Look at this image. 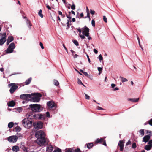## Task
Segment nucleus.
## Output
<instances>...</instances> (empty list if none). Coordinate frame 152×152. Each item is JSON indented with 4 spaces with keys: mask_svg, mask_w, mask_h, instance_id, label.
Here are the masks:
<instances>
[{
    "mask_svg": "<svg viewBox=\"0 0 152 152\" xmlns=\"http://www.w3.org/2000/svg\"><path fill=\"white\" fill-rule=\"evenodd\" d=\"M22 124L25 128L30 129L32 126V120L30 118H26L22 121Z\"/></svg>",
    "mask_w": 152,
    "mask_h": 152,
    "instance_id": "obj_1",
    "label": "nucleus"
},
{
    "mask_svg": "<svg viewBox=\"0 0 152 152\" xmlns=\"http://www.w3.org/2000/svg\"><path fill=\"white\" fill-rule=\"evenodd\" d=\"M31 97L29 101L34 102H39L40 100V98L42 97V94L39 93H34L31 94Z\"/></svg>",
    "mask_w": 152,
    "mask_h": 152,
    "instance_id": "obj_2",
    "label": "nucleus"
},
{
    "mask_svg": "<svg viewBox=\"0 0 152 152\" xmlns=\"http://www.w3.org/2000/svg\"><path fill=\"white\" fill-rule=\"evenodd\" d=\"M29 107L34 112H40L42 110V108L41 107V105L39 104H31L29 105Z\"/></svg>",
    "mask_w": 152,
    "mask_h": 152,
    "instance_id": "obj_3",
    "label": "nucleus"
},
{
    "mask_svg": "<svg viewBox=\"0 0 152 152\" xmlns=\"http://www.w3.org/2000/svg\"><path fill=\"white\" fill-rule=\"evenodd\" d=\"M48 140L46 139L45 137L37 139L36 140L37 143L41 146H43L45 144H47L48 142Z\"/></svg>",
    "mask_w": 152,
    "mask_h": 152,
    "instance_id": "obj_4",
    "label": "nucleus"
},
{
    "mask_svg": "<svg viewBox=\"0 0 152 152\" xmlns=\"http://www.w3.org/2000/svg\"><path fill=\"white\" fill-rule=\"evenodd\" d=\"M15 48V43L13 42L11 43L5 50L6 53H12Z\"/></svg>",
    "mask_w": 152,
    "mask_h": 152,
    "instance_id": "obj_5",
    "label": "nucleus"
},
{
    "mask_svg": "<svg viewBox=\"0 0 152 152\" xmlns=\"http://www.w3.org/2000/svg\"><path fill=\"white\" fill-rule=\"evenodd\" d=\"M45 136L44 132L41 130L36 132L35 134V136L37 139L44 138Z\"/></svg>",
    "mask_w": 152,
    "mask_h": 152,
    "instance_id": "obj_6",
    "label": "nucleus"
},
{
    "mask_svg": "<svg viewBox=\"0 0 152 152\" xmlns=\"http://www.w3.org/2000/svg\"><path fill=\"white\" fill-rule=\"evenodd\" d=\"M8 86L9 87L11 88L10 90V91L11 94L13 93L18 88L17 86L16 85L15 83H11L8 84Z\"/></svg>",
    "mask_w": 152,
    "mask_h": 152,
    "instance_id": "obj_7",
    "label": "nucleus"
},
{
    "mask_svg": "<svg viewBox=\"0 0 152 152\" xmlns=\"http://www.w3.org/2000/svg\"><path fill=\"white\" fill-rule=\"evenodd\" d=\"M31 94H21L20 96V99L26 100V101L27 102L29 101V99H31Z\"/></svg>",
    "mask_w": 152,
    "mask_h": 152,
    "instance_id": "obj_8",
    "label": "nucleus"
},
{
    "mask_svg": "<svg viewBox=\"0 0 152 152\" xmlns=\"http://www.w3.org/2000/svg\"><path fill=\"white\" fill-rule=\"evenodd\" d=\"M82 34L86 37L89 36V29L86 26L82 28Z\"/></svg>",
    "mask_w": 152,
    "mask_h": 152,
    "instance_id": "obj_9",
    "label": "nucleus"
},
{
    "mask_svg": "<svg viewBox=\"0 0 152 152\" xmlns=\"http://www.w3.org/2000/svg\"><path fill=\"white\" fill-rule=\"evenodd\" d=\"M47 105L48 107L51 109L53 108H56V105L53 101H50L48 102H47Z\"/></svg>",
    "mask_w": 152,
    "mask_h": 152,
    "instance_id": "obj_10",
    "label": "nucleus"
},
{
    "mask_svg": "<svg viewBox=\"0 0 152 152\" xmlns=\"http://www.w3.org/2000/svg\"><path fill=\"white\" fill-rule=\"evenodd\" d=\"M33 124L34 128L38 129H42L43 127L42 123L40 121L37 123H33Z\"/></svg>",
    "mask_w": 152,
    "mask_h": 152,
    "instance_id": "obj_11",
    "label": "nucleus"
},
{
    "mask_svg": "<svg viewBox=\"0 0 152 152\" xmlns=\"http://www.w3.org/2000/svg\"><path fill=\"white\" fill-rule=\"evenodd\" d=\"M18 137L16 136H12L9 137L8 138V140L10 142H16Z\"/></svg>",
    "mask_w": 152,
    "mask_h": 152,
    "instance_id": "obj_12",
    "label": "nucleus"
},
{
    "mask_svg": "<svg viewBox=\"0 0 152 152\" xmlns=\"http://www.w3.org/2000/svg\"><path fill=\"white\" fill-rule=\"evenodd\" d=\"M6 33H4L2 35L3 37L1 38V39H0V45H2L6 41Z\"/></svg>",
    "mask_w": 152,
    "mask_h": 152,
    "instance_id": "obj_13",
    "label": "nucleus"
},
{
    "mask_svg": "<svg viewBox=\"0 0 152 152\" xmlns=\"http://www.w3.org/2000/svg\"><path fill=\"white\" fill-rule=\"evenodd\" d=\"M20 148L24 152H28L27 148L25 146L24 142H21L20 143Z\"/></svg>",
    "mask_w": 152,
    "mask_h": 152,
    "instance_id": "obj_14",
    "label": "nucleus"
},
{
    "mask_svg": "<svg viewBox=\"0 0 152 152\" xmlns=\"http://www.w3.org/2000/svg\"><path fill=\"white\" fill-rule=\"evenodd\" d=\"M150 138V136L149 135H145L143 138V142H147Z\"/></svg>",
    "mask_w": 152,
    "mask_h": 152,
    "instance_id": "obj_15",
    "label": "nucleus"
},
{
    "mask_svg": "<svg viewBox=\"0 0 152 152\" xmlns=\"http://www.w3.org/2000/svg\"><path fill=\"white\" fill-rule=\"evenodd\" d=\"M53 149V147L51 145H48L47 147L46 151L48 152H52Z\"/></svg>",
    "mask_w": 152,
    "mask_h": 152,
    "instance_id": "obj_16",
    "label": "nucleus"
},
{
    "mask_svg": "<svg viewBox=\"0 0 152 152\" xmlns=\"http://www.w3.org/2000/svg\"><path fill=\"white\" fill-rule=\"evenodd\" d=\"M118 145L120 147V150L122 151L124 149V144L122 141L121 140H120L118 144Z\"/></svg>",
    "mask_w": 152,
    "mask_h": 152,
    "instance_id": "obj_17",
    "label": "nucleus"
},
{
    "mask_svg": "<svg viewBox=\"0 0 152 152\" xmlns=\"http://www.w3.org/2000/svg\"><path fill=\"white\" fill-rule=\"evenodd\" d=\"M12 150L15 152H17L18 151H19V147L17 145L13 146L12 148Z\"/></svg>",
    "mask_w": 152,
    "mask_h": 152,
    "instance_id": "obj_18",
    "label": "nucleus"
},
{
    "mask_svg": "<svg viewBox=\"0 0 152 152\" xmlns=\"http://www.w3.org/2000/svg\"><path fill=\"white\" fill-rule=\"evenodd\" d=\"M139 99V98H129L128 99V100L132 102H138Z\"/></svg>",
    "mask_w": 152,
    "mask_h": 152,
    "instance_id": "obj_19",
    "label": "nucleus"
},
{
    "mask_svg": "<svg viewBox=\"0 0 152 152\" xmlns=\"http://www.w3.org/2000/svg\"><path fill=\"white\" fill-rule=\"evenodd\" d=\"M104 140V139L103 138H101L100 139L98 138L95 141V143L96 144H97L98 143H102L103 142Z\"/></svg>",
    "mask_w": 152,
    "mask_h": 152,
    "instance_id": "obj_20",
    "label": "nucleus"
},
{
    "mask_svg": "<svg viewBox=\"0 0 152 152\" xmlns=\"http://www.w3.org/2000/svg\"><path fill=\"white\" fill-rule=\"evenodd\" d=\"M86 145H87V148L89 149L91 148L93 146V144L92 142L87 143Z\"/></svg>",
    "mask_w": 152,
    "mask_h": 152,
    "instance_id": "obj_21",
    "label": "nucleus"
},
{
    "mask_svg": "<svg viewBox=\"0 0 152 152\" xmlns=\"http://www.w3.org/2000/svg\"><path fill=\"white\" fill-rule=\"evenodd\" d=\"M15 104V102L13 101H10L8 104V106L9 107H13Z\"/></svg>",
    "mask_w": 152,
    "mask_h": 152,
    "instance_id": "obj_22",
    "label": "nucleus"
},
{
    "mask_svg": "<svg viewBox=\"0 0 152 152\" xmlns=\"http://www.w3.org/2000/svg\"><path fill=\"white\" fill-rule=\"evenodd\" d=\"M152 147L151 145H146L145 147V149L147 151H148Z\"/></svg>",
    "mask_w": 152,
    "mask_h": 152,
    "instance_id": "obj_23",
    "label": "nucleus"
},
{
    "mask_svg": "<svg viewBox=\"0 0 152 152\" xmlns=\"http://www.w3.org/2000/svg\"><path fill=\"white\" fill-rule=\"evenodd\" d=\"M26 23L27 24L28 26V28H29V29H31V27L32 25L30 22L29 20L27 19L26 21Z\"/></svg>",
    "mask_w": 152,
    "mask_h": 152,
    "instance_id": "obj_24",
    "label": "nucleus"
},
{
    "mask_svg": "<svg viewBox=\"0 0 152 152\" xmlns=\"http://www.w3.org/2000/svg\"><path fill=\"white\" fill-rule=\"evenodd\" d=\"M31 77L29 78L25 82V83L26 85L29 84L31 82Z\"/></svg>",
    "mask_w": 152,
    "mask_h": 152,
    "instance_id": "obj_25",
    "label": "nucleus"
},
{
    "mask_svg": "<svg viewBox=\"0 0 152 152\" xmlns=\"http://www.w3.org/2000/svg\"><path fill=\"white\" fill-rule=\"evenodd\" d=\"M14 125V123L12 122H11L8 123V126L9 128H12Z\"/></svg>",
    "mask_w": 152,
    "mask_h": 152,
    "instance_id": "obj_26",
    "label": "nucleus"
},
{
    "mask_svg": "<svg viewBox=\"0 0 152 152\" xmlns=\"http://www.w3.org/2000/svg\"><path fill=\"white\" fill-rule=\"evenodd\" d=\"M21 129V128L18 126H17L15 128V131L17 132H20V131Z\"/></svg>",
    "mask_w": 152,
    "mask_h": 152,
    "instance_id": "obj_27",
    "label": "nucleus"
},
{
    "mask_svg": "<svg viewBox=\"0 0 152 152\" xmlns=\"http://www.w3.org/2000/svg\"><path fill=\"white\" fill-rule=\"evenodd\" d=\"M139 133L141 136H143L144 135V130L143 129H140L139 131Z\"/></svg>",
    "mask_w": 152,
    "mask_h": 152,
    "instance_id": "obj_28",
    "label": "nucleus"
},
{
    "mask_svg": "<svg viewBox=\"0 0 152 152\" xmlns=\"http://www.w3.org/2000/svg\"><path fill=\"white\" fill-rule=\"evenodd\" d=\"M7 40H9V42H11L13 40L14 38L12 36H9Z\"/></svg>",
    "mask_w": 152,
    "mask_h": 152,
    "instance_id": "obj_29",
    "label": "nucleus"
},
{
    "mask_svg": "<svg viewBox=\"0 0 152 152\" xmlns=\"http://www.w3.org/2000/svg\"><path fill=\"white\" fill-rule=\"evenodd\" d=\"M38 15L39 16H40L41 18H43V15L42 13V10H40L38 12Z\"/></svg>",
    "mask_w": 152,
    "mask_h": 152,
    "instance_id": "obj_30",
    "label": "nucleus"
},
{
    "mask_svg": "<svg viewBox=\"0 0 152 152\" xmlns=\"http://www.w3.org/2000/svg\"><path fill=\"white\" fill-rule=\"evenodd\" d=\"M54 85L58 86L59 85V83L56 80H54Z\"/></svg>",
    "mask_w": 152,
    "mask_h": 152,
    "instance_id": "obj_31",
    "label": "nucleus"
},
{
    "mask_svg": "<svg viewBox=\"0 0 152 152\" xmlns=\"http://www.w3.org/2000/svg\"><path fill=\"white\" fill-rule=\"evenodd\" d=\"M120 78L121 79V81L122 82H126L128 81L127 79L126 78H124L122 77H120Z\"/></svg>",
    "mask_w": 152,
    "mask_h": 152,
    "instance_id": "obj_32",
    "label": "nucleus"
},
{
    "mask_svg": "<svg viewBox=\"0 0 152 152\" xmlns=\"http://www.w3.org/2000/svg\"><path fill=\"white\" fill-rule=\"evenodd\" d=\"M53 152H61V149L57 148L56 149L54 150Z\"/></svg>",
    "mask_w": 152,
    "mask_h": 152,
    "instance_id": "obj_33",
    "label": "nucleus"
},
{
    "mask_svg": "<svg viewBox=\"0 0 152 152\" xmlns=\"http://www.w3.org/2000/svg\"><path fill=\"white\" fill-rule=\"evenodd\" d=\"M73 42L74 44H75L76 46H77L79 45V44L77 41L76 40H74L73 41Z\"/></svg>",
    "mask_w": 152,
    "mask_h": 152,
    "instance_id": "obj_34",
    "label": "nucleus"
},
{
    "mask_svg": "<svg viewBox=\"0 0 152 152\" xmlns=\"http://www.w3.org/2000/svg\"><path fill=\"white\" fill-rule=\"evenodd\" d=\"M132 147L133 149H134L136 148V145L135 142H134L133 143L132 145Z\"/></svg>",
    "mask_w": 152,
    "mask_h": 152,
    "instance_id": "obj_35",
    "label": "nucleus"
},
{
    "mask_svg": "<svg viewBox=\"0 0 152 152\" xmlns=\"http://www.w3.org/2000/svg\"><path fill=\"white\" fill-rule=\"evenodd\" d=\"M75 6L74 4L73 3L72 5L71 6V9L72 10H75Z\"/></svg>",
    "mask_w": 152,
    "mask_h": 152,
    "instance_id": "obj_36",
    "label": "nucleus"
},
{
    "mask_svg": "<svg viewBox=\"0 0 152 152\" xmlns=\"http://www.w3.org/2000/svg\"><path fill=\"white\" fill-rule=\"evenodd\" d=\"M85 35H84L83 34L82 35L81 34H79V36L82 39H84L86 37L85 36Z\"/></svg>",
    "mask_w": 152,
    "mask_h": 152,
    "instance_id": "obj_37",
    "label": "nucleus"
},
{
    "mask_svg": "<svg viewBox=\"0 0 152 152\" xmlns=\"http://www.w3.org/2000/svg\"><path fill=\"white\" fill-rule=\"evenodd\" d=\"M86 99L89 100L90 99V96L84 93Z\"/></svg>",
    "mask_w": 152,
    "mask_h": 152,
    "instance_id": "obj_38",
    "label": "nucleus"
},
{
    "mask_svg": "<svg viewBox=\"0 0 152 152\" xmlns=\"http://www.w3.org/2000/svg\"><path fill=\"white\" fill-rule=\"evenodd\" d=\"M98 58H99V59L100 61L103 60V57H102L101 54H100L99 55V56H98Z\"/></svg>",
    "mask_w": 152,
    "mask_h": 152,
    "instance_id": "obj_39",
    "label": "nucleus"
},
{
    "mask_svg": "<svg viewBox=\"0 0 152 152\" xmlns=\"http://www.w3.org/2000/svg\"><path fill=\"white\" fill-rule=\"evenodd\" d=\"M85 76H87L88 77H89L90 76L88 74L87 72H84L83 73Z\"/></svg>",
    "mask_w": 152,
    "mask_h": 152,
    "instance_id": "obj_40",
    "label": "nucleus"
},
{
    "mask_svg": "<svg viewBox=\"0 0 152 152\" xmlns=\"http://www.w3.org/2000/svg\"><path fill=\"white\" fill-rule=\"evenodd\" d=\"M95 21L93 19L91 21V24L93 26L95 27Z\"/></svg>",
    "mask_w": 152,
    "mask_h": 152,
    "instance_id": "obj_41",
    "label": "nucleus"
},
{
    "mask_svg": "<svg viewBox=\"0 0 152 152\" xmlns=\"http://www.w3.org/2000/svg\"><path fill=\"white\" fill-rule=\"evenodd\" d=\"M65 152H73L72 149V148H69Z\"/></svg>",
    "mask_w": 152,
    "mask_h": 152,
    "instance_id": "obj_42",
    "label": "nucleus"
},
{
    "mask_svg": "<svg viewBox=\"0 0 152 152\" xmlns=\"http://www.w3.org/2000/svg\"><path fill=\"white\" fill-rule=\"evenodd\" d=\"M77 83L79 84H82V83L81 81L79 78L77 79Z\"/></svg>",
    "mask_w": 152,
    "mask_h": 152,
    "instance_id": "obj_43",
    "label": "nucleus"
},
{
    "mask_svg": "<svg viewBox=\"0 0 152 152\" xmlns=\"http://www.w3.org/2000/svg\"><path fill=\"white\" fill-rule=\"evenodd\" d=\"M90 12L92 15H93L95 13V11L93 10H90Z\"/></svg>",
    "mask_w": 152,
    "mask_h": 152,
    "instance_id": "obj_44",
    "label": "nucleus"
},
{
    "mask_svg": "<svg viewBox=\"0 0 152 152\" xmlns=\"http://www.w3.org/2000/svg\"><path fill=\"white\" fill-rule=\"evenodd\" d=\"M103 20H104V21L105 22V23L107 22V18H106L105 16H103Z\"/></svg>",
    "mask_w": 152,
    "mask_h": 152,
    "instance_id": "obj_45",
    "label": "nucleus"
},
{
    "mask_svg": "<svg viewBox=\"0 0 152 152\" xmlns=\"http://www.w3.org/2000/svg\"><path fill=\"white\" fill-rule=\"evenodd\" d=\"M45 5H46V7L48 10H51V7H50L49 5H48L47 4H45Z\"/></svg>",
    "mask_w": 152,
    "mask_h": 152,
    "instance_id": "obj_46",
    "label": "nucleus"
},
{
    "mask_svg": "<svg viewBox=\"0 0 152 152\" xmlns=\"http://www.w3.org/2000/svg\"><path fill=\"white\" fill-rule=\"evenodd\" d=\"M148 124L151 126H152V118L148 121Z\"/></svg>",
    "mask_w": 152,
    "mask_h": 152,
    "instance_id": "obj_47",
    "label": "nucleus"
},
{
    "mask_svg": "<svg viewBox=\"0 0 152 152\" xmlns=\"http://www.w3.org/2000/svg\"><path fill=\"white\" fill-rule=\"evenodd\" d=\"M66 17L67 18L69 19V20H70V22H71V17L70 16V15H66Z\"/></svg>",
    "mask_w": 152,
    "mask_h": 152,
    "instance_id": "obj_48",
    "label": "nucleus"
},
{
    "mask_svg": "<svg viewBox=\"0 0 152 152\" xmlns=\"http://www.w3.org/2000/svg\"><path fill=\"white\" fill-rule=\"evenodd\" d=\"M148 143L149 145H151V146H152V140H150L148 142Z\"/></svg>",
    "mask_w": 152,
    "mask_h": 152,
    "instance_id": "obj_49",
    "label": "nucleus"
},
{
    "mask_svg": "<svg viewBox=\"0 0 152 152\" xmlns=\"http://www.w3.org/2000/svg\"><path fill=\"white\" fill-rule=\"evenodd\" d=\"M98 70L99 72H101L102 71V68L98 67Z\"/></svg>",
    "mask_w": 152,
    "mask_h": 152,
    "instance_id": "obj_50",
    "label": "nucleus"
},
{
    "mask_svg": "<svg viewBox=\"0 0 152 152\" xmlns=\"http://www.w3.org/2000/svg\"><path fill=\"white\" fill-rule=\"evenodd\" d=\"M46 116L48 117H50V113L49 112H47L46 113Z\"/></svg>",
    "mask_w": 152,
    "mask_h": 152,
    "instance_id": "obj_51",
    "label": "nucleus"
},
{
    "mask_svg": "<svg viewBox=\"0 0 152 152\" xmlns=\"http://www.w3.org/2000/svg\"><path fill=\"white\" fill-rule=\"evenodd\" d=\"M75 152H81V151L79 148H77L75 149Z\"/></svg>",
    "mask_w": 152,
    "mask_h": 152,
    "instance_id": "obj_52",
    "label": "nucleus"
},
{
    "mask_svg": "<svg viewBox=\"0 0 152 152\" xmlns=\"http://www.w3.org/2000/svg\"><path fill=\"white\" fill-rule=\"evenodd\" d=\"M40 45L41 47V48L42 49H43L44 48V47L43 46V45L42 43L41 42H40Z\"/></svg>",
    "mask_w": 152,
    "mask_h": 152,
    "instance_id": "obj_53",
    "label": "nucleus"
},
{
    "mask_svg": "<svg viewBox=\"0 0 152 152\" xmlns=\"http://www.w3.org/2000/svg\"><path fill=\"white\" fill-rule=\"evenodd\" d=\"M131 144V141L129 140L126 143V145H128Z\"/></svg>",
    "mask_w": 152,
    "mask_h": 152,
    "instance_id": "obj_54",
    "label": "nucleus"
},
{
    "mask_svg": "<svg viewBox=\"0 0 152 152\" xmlns=\"http://www.w3.org/2000/svg\"><path fill=\"white\" fill-rule=\"evenodd\" d=\"M97 109L98 110H104V109H103V108H102V107H101L99 106H98Z\"/></svg>",
    "mask_w": 152,
    "mask_h": 152,
    "instance_id": "obj_55",
    "label": "nucleus"
},
{
    "mask_svg": "<svg viewBox=\"0 0 152 152\" xmlns=\"http://www.w3.org/2000/svg\"><path fill=\"white\" fill-rule=\"evenodd\" d=\"M86 56H87V58H88V62L89 63H90V62H91V61H90V58H89V56L88 55V54H87L86 55Z\"/></svg>",
    "mask_w": 152,
    "mask_h": 152,
    "instance_id": "obj_56",
    "label": "nucleus"
},
{
    "mask_svg": "<svg viewBox=\"0 0 152 152\" xmlns=\"http://www.w3.org/2000/svg\"><path fill=\"white\" fill-rule=\"evenodd\" d=\"M63 47L64 48V49H65V50H66V51L67 52V53H68V52L66 48V47L64 45V44H63Z\"/></svg>",
    "mask_w": 152,
    "mask_h": 152,
    "instance_id": "obj_57",
    "label": "nucleus"
},
{
    "mask_svg": "<svg viewBox=\"0 0 152 152\" xmlns=\"http://www.w3.org/2000/svg\"><path fill=\"white\" fill-rule=\"evenodd\" d=\"M115 86H116V85H115V84H114L112 83V84H111V87L112 88H114Z\"/></svg>",
    "mask_w": 152,
    "mask_h": 152,
    "instance_id": "obj_58",
    "label": "nucleus"
},
{
    "mask_svg": "<svg viewBox=\"0 0 152 152\" xmlns=\"http://www.w3.org/2000/svg\"><path fill=\"white\" fill-rule=\"evenodd\" d=\"M94 52L96 54L98 53V51L96 49H94Z\"/></svg>",
    "mask_w": 152,
    "mask_h": 152,
    "instance_id": "obj_59",
    "label": "nucleus"
},
{
    "mask_svg": "<svg viewBox=\"0 0 152 152\" xmlns=\"http://www.w3.org/2000/svg\"><path fill=\"white\" fill-rule=\"evenodd\" d=\"M102 144L104 146H106V144L105 140H104L103 141Z\"/></svg>",
    "mask_w": 152,
    "mask_h": 152,
    "instance_id": "obj_60",
    "label": "nucleus"
},
{
    "mask_svg": "<svg viewBox=\"0 0 152 152\" xmlns=\"http://www.w3.org/2000/svg\"><path fill=\"white\" fill-rule=\"evenodd\" d=\"M77 29L78 31L80 33H81V30L80 29V28H77Z\"/></svg>",
    "mask_w": 152,
    "mask_h": 152,
    "instance_id": "obj_61",
    "label": "nucleus"
},
{
    "mask_svg": "<svg viewBox=\"0 0 152 152\" xmlns=\"http://www.w3.org/2000/svg\"><path fill=\"white\" fill-rule=\"evenodd\" d=\"M73 56H74V58H76L77 56H78V55H77V54H75V55H73Z\"/></svg>",
    "mask_w": 152,
    "mask_h": 152,
    "instance_id": "obj_62",
    "label": "nucleus"
},
{
    "mask_svg": "<svg viewBox=\"0 0 152 152\" xmlns=\"http://www.w3.org/2000/svg\"><path fill=\"white\" fill-rule=\"evenodd\" d=\"M87 14V17L88 18H90V13L89 12H86Z\"/></svg>",
    "mask_w": 152,
    "mask_h": 152,
    "instance_id": "obj_63",
    "label": "nucleus"
},
{
    "mask_svg": "<svg viewBox=\"0 0 152 152\" xmlns=\"http://www.w3.org/2000/svg\"><path fill=\"white\" fill-rule=\"evenodd\" d=\"M58 14L59 15H62V12H61L60 11H58Z\"/></svg>",
    "mask_w": 152,
    "mask_h": 152,
    "instance_id": "obj_64",
    "label": "nucleus"
}]
</instances>
